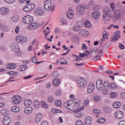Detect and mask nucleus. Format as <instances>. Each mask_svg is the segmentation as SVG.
<instances>
[{
    "mask_svg": "<svg viewBox=\"0 0 125 125\" xmlns=\"http://www.w3.org/2000/svg\"><path fill=\"white\" fill-rule=\"evenodd\" d=\"M96 84L97 88L100 91L104 90V88H106V86H105L103 83V81L101 79H99L97 81Z\"/></svg>",
    "mask_w": 125,
    "mask_h": 125,
    "instance_id": "39448f33",
    "label": "nucleus"
},
{
    "mask_svg": "<svg viewBox=\"0 0 125 125\" xmlns=\"http://www.w3.org/2000/svg\"><path fill=\"white\" fill-rule=\"evenodd\" d=\"M32 104V100H26L24 101V105L25 106H30Z\"/></svg>",
    "mask_w": 125,
    "mask_h": 125,
    "instance_id": "e433bc0d",
    "label": "nucleus"
},
{
    "mask_svg": "<svg viewBox=\"0 0 125 125\" xmlns=\"http://www.w3.org/2000/svg\"><path fill=\"white\" fill-rule=\"evenodd\" d=\"M42 106L43 108H45V109L48 108V105H47V104H45L44 102L42 103Z\"/></svg>",
    "mask_w": 125,
    "mask_h": 125,
    "instance_id": "864d4df0",
    "label": "nucleus"
},
{
    "mask_svg": "<svg viewBox=\"0 0 125 125\" xmlns=\"http://www.w3.org/2000/svg\"><path fill=\"white\" fill-rule=\"evenodd\" d=\"M28 68V66L26 64L21 65L20 66V67L18 68V70L22 72L23 71H25Z\"/></svg>",
    "mask_w": 125,
    "mask_h": 125,
    "instance_id": "bb28decb",
    "label": "nucleus"
},
{
    "mask_svg": "<svg viewBox=\"0 0 125 125\" xmlns=\"http://www.w3.org/2000/svg\"><path fill=\"white\" fill-rule=\"evenodd\" d=\"M76 125H83V122L81 120H78L76 121Z\"/></svg>",
    "mask_w": 125,
    "mask_h": 125,
    "instance_id": "e2e57ef3",
    "label": "nucleus"
},
{
    "mask_svg": "<svg viewBox=\"0 0 125 125\" xmlns=\"http://www.w3.org/2000/svg\"><path fill=\"white\" fill-rule=\"evenodd\" d=\"M73 12V9L72 8H69V12L67 14V18L68 19H72L73 17H74V13Z\"/></svg>",
    "mask_w": 125,
    "mask_h": 125,
    "instance_id": "412c9836",
    "label": "nucleus"
},
{
    "mask_svg": "<svg viewBox=\"0 0 125 125\" xmlns=\"http://www.w3.org/2000/svg\"><path fill=\"white\" fill-rule=\"evenodd\" d=\"M31 61H32V63H36L37 64H41V63H43V62H37V61H38V59H37V58L35 56H33L32 57Z\"/></svg>",
    "mask_w": 125,
    "mask_h": 125,
    "instance_id": "cd10ccee",
    "label": "nucleus"
},
{
    "mask_svg": "<svg viewBox=\"0 0 125 125\" xmlns=\"http://www.w3.org/2000/svg\"><path fill=\"white\" fill-rule=\"evenodd\" d=\"M8 113H9V111L7 109H3L1 110V114L3 116H6Z\"/></svg>",
    "mask_w": 125,
    "mask_h": 125,
    "instance_id": "4c0bfd02",
    "label": "nucleus"
},
{
    "mask_svg": "<svg viewBox=\"0 0 125 125\" xmlns=\"http://www.w3.org/2000/svg\"><path fill=\"white\" fill-rule=\"evenodd\" d=\"M41 125H49L48 123L46 121H43Z\"/></svg>",
    "mask_w": 125,
    "mask_h": 125,
    "instance_id": "338daca9",
    "label": "nucleus"
},
{
    "mask_svg": "<svg viewBox=\"0 0 125 125\" xmlns=\"http://www.w3.org/2000/svg\"><path fill=\"white\" fill-rule=\"evenodd\" d=\"M33 105L36 109H39L40 108V102L39 101H36L34 102Z\"/></svg>",
    "mask_w": 125,
    "mask_h": 125,
    "instance_id": "ea45409f",
    "label": "nucleus"
},
{
    "mask_svg": "<svg viewBox=\"0 0 125 125\" xmlns=\"http://www.w3.org/2000/svg\"><path fill=\"white\" fill-rule=\"evenodd\" d=\"M107 87H109L112 89H116V88H118V85L114 83H111L107 84Z\"/></svg>",
    "mask_w": 125,
    "mask_h": 125,
    "instance_id": "b1692460",
    "label": "nucleus"
},
{
    "mask_svg": "<svg viewBox=\"0 0 125 125\" xmlns=\"http://www.w3.org/2000/svg\"><path fill=\"white\" fill-rule=\"evenodd\" d=\"M19 29H20L19 26L16 27V28H15V30L16 34H19Z\"/></svg>",
    "mask_w": 125,
    "mask_h": 125,
    "instance_id": "0e129e2a",
    "label": "nucleus"
},
{
    "mask_svg": "<svg viewBox=\"0 0 125 125\" xmlns=\"http://www.w3.org/2000/svg\"><path fill=\"white\" fill-rule=\"evenodd\" d=\"M82 27H83L82 23H78L77 24L73 26V31L74 32H78V31H81V29H82Z\"/></svg>",
    "mask_w": 125,
    "mask_h": 125,
    "instance_id": "2eb2a0df",
    "label": "nucleus"
},
{
    "mask_svg": "<svg viewBox=\"0 0 125 125\" xmlns=\"http://www.w3.org/2000/svg\"><path fill=\"white\" fill-rule=\"evenodd\" d=\"M22 21L24 24H31L34 21V17L30 15L25 16L23 18Z\"/></svg>",
    "mask_w": 125,
    "mask_h": 125,
    "instance_id": "20e7f679",
    "label": "nucleus"
},
{
    "mask_svg": "<svg viewBox=\"0 0 125 125\" xmlns=\"http://www.w3.org/2000/svg\"><path fill=\"white\" fill-rule=\"evenodd\" d=\"M94 113H95V114H101V112H100V110L97 109H94L93 110Z\"/></svg>",
    "mask_w": 125,
    "mask_h": 125,
    "instance_id": "4d7b16f0",
    "label": "nucleus"
},
{
    "mask_svg": "<svg viewBox=\"0 0 125 125\" xmlns=\"http://www.w3.org/2000/svg\"><path fill=\"white\" fill-rule=\"evenodd\" d=\"M23 10L25 11V12H30V10L28 8V5H26L24 8H23Z\"/></svg>",
    "mask_w": 125,
    "mask_h": 125,
    "instance_id": "8fccbe9b",
    "label": "nucleus"
},
{
    "mask_svg": "<svg viewBox=\"0 0 125 125\" xmlns=\"http://www.w3.org/2000/svg\"><path fill=\"white\" fill-rule=\"evenodd\" d=\"M94 99L95 101H100V97L98 96H96L94 97Z\"/></svg>",
    "mask_w": 125,
    "mask_h": 125,
    "instance_id": "5fc2aeb1",
    "label": "nucleus"
},
{
    "mask_svg": "<svg viewBox=\"0 0 125 125\" xmlns=\"http://www.w3.org/2000/svg\"><path fill=\"white\" fill-rule=\"evenodd\" d=\"M47 100L48 102H49L50 103H52L53 102V97L51 96H48L47 97Z\"/></svg>",
    "mask_w": 125,
    "mask_h": 125,
    "instance_id": "c03bdc74",
    "label": "nucleus"
},
{
    "mask_svg": "<svg viewBox=\"0 0 125 125\" xmlns=\"http://www.w3.org/2000/svg\"><path fill=\"white\" fill-rule=\"evenodd\" d=\"M12 101L15 104H19L21 103V96H14L12 98Z\"/></svg>",
    "mask_w": 125,
    "mask_h": 125,
    "instance_id": "f8f14e48",
    "label": "nucleus"
},
{
    "mask_svg": "<svg viewBox=\"0 0 125 125\" xmlns=\"http://www.w3.org/2000/svg\"><path fill=\"white\" fill-rule=\"evenodd\" d=\"M35 13L37 14V15L42 16V15H43V10L39 8L35 10Z\"/></svg>",
    "mask_w": 125,
    "mask_h": 125,
    "instance_id": "aec40b11",
    "label": "nucleus"
},
{
    "mask_svg": "<svg viewBox=\"0 0 125 125\" xmlns=\"http://www.w3.org/2000/svg\"><path fill=\"white\" fill-rule=\"evenodd\" d=\"M104 95H107L108 94V90L106 88H104V90H101Z\"/></svg>",
    "mask_w": 125,
    "mask_h": 125,
    "instance_id": "de8ad7c7",
    "label": "nucleus"
},
{
    "mask_svg": "<svg viewBox=\"0 0 125 125\" xmlns=\"http://www.w3.org/2000/svg\"><path fill=\"white\" fill-rule=\"evenodd\" d=\"M89 4H90V5H91V6H95V2H94V1L91 0L90 1V2H89Z\"/></svg>",
    "mask_w": 125,
    "mask_h": 125,
    "instance_id": "052dcab7",
    "label": "nucleus"
},
{
    "mask_svg": "<svg viewBox=\"0 0 125 125\" xmlns=\"http://www.w3.org/2000/svg\"><path fill=\"white\" fill-rule=\"evenodd\" d=\"M110 14H104L103 17L104 21H107V22H109V21H110Z\"/></svg>",
    "mask_w": 125,
    "mask_h": 125,
    "instance_id": "c756f323",
    "label": "nucleus"
},
{
    "mask_svg": "<svg viewBox=\"0 0 125 125\" xmlns=\"http://www.w3.org/2000/svg\"><path fill=\"white\" fill-rule=\"evenodd\" d=\"M114 18L115 20H121L122 19V16H123V13L122 11L120 9H115L114 11Z\"/></svg>",
    "mask_w": 125,
    "mask_h": 125,
    "instance_id": "0eeeda50",
    "label": "nucleus"
},
{
    "mask_svg": "<svg viewBox=\"0 0 125 125\" xmlns=\"http://www.w3.org/2000/svg\"><path fill=\"white\" fill-rule=\"evenodd\" d=\"M11 122V119L8 116H6L4 117L2 121V123L4 125H9Z\"/></svg>",
    "mask_w": 125,
    "mask_h": 125,
    "instance_id": "dca6fc26",
    "label": "nucleus"
},
{
    "mask_svg": "<svg viewBox=\"0 0 125 125\" xmlns=\"http://www.w3.org/2000/svg\"><path fill=\"white\" fill-rule=\"evenodd\" d=\"M86 55H87V54L80 53V56H81L82 58L85 57V56H86Z\"/></svg>",
    "mask_w": 125,
    "mask_h": 125,
    "instance_id": "69168bd1",
    "label": "nucleus"
},
{
    "mask_svg": "<svg viewBox=\"0 0 125 125\" xmlns=\"http://www.w3.org/2000/svg\"><path fill=\"white\" fill-rule=\"evenodd\" d=\"M27 40H28L27 37H23L21 35L18 36L16 38L17 42L19 43H24V42H27Z\"/></svg>",
    "mask_w": 125,
    "mask_h": 125,
    "instance_id": "6e6552de",
    "label": "nucleus"
},
{
    "mask_svg": "<svg viewBox=\"0 0 125 125\" xmlns=\"http://www.w3.org/2000/svg\"><path fill=\"white\" fill-rule=\"evenodd\" d=\"M110 96L111 98H115V97H117V93L116 92L111 93Z\"/></svg>",
    "mask_w": 125,
    "mask_h": 125,
    "instance_id": "3c124183",
    "label": "nucleus"
},
{
    "mask_svg": "<svg viewBox=\"0 0 125 125\" xmlns=\"http://www.w3.org/2000/svg\"><path fill=\"white\" fill-rule=\"evenodd\" d=\"M63 106L65 108H66L68 110H76L75 106L73 105V101H69L67 102H65L63 104Z\"/></svg>",
    "mask_w": 125,
    "mask_h": 125,
    "instance_id": "7ed1b4c3",
    "label": "nucleus"
},
{
    "mask_svg": "<svg viewBox=\"0 0 125 125\" xmlns=\"http://www.w3.org/2000/svg\"><path fill=\"white\" fill-rule=\"evenodd\" d=\"M93 10L97 11L98 9H99V6L97 5H95V6H93Z\"/></svg>",
    "mask_w": 125,
    "mask_h": 125,
    "instance_id": "bf43d9fd",
    "label": "nucleus"
},
{
    "mask_svg": "<svg viewBox=\"0 0 125 125\" xmlns=\"http://www.w3.org/2000/svg\"><path fill=\"white\" fill-rule=\"evenodd\" d=\"M61 23L62 25H66L67 24V21L64 18H62L61 20Z\"/></svg>",
    "mask_w": 125,
    "mask_h": 125,
    "instance_id": "49530a36",
    "label": "nucleus"
},
{
    "mask_svg": "<svg viewBox=\"0 0 125 125\" xmlns=\"http://www.w3.org/2000/svg\"><path fill=\"white\" fill-rule=\"evenodd\" d=\"M11 49L18 53V56L22 55V52L20 51V46L16 43H13L11 44Z\"/></svg>",
    "mask_w": 125,
    "mask_h": 125,
    "instance_id": "f03ea898",
    "label": "nucleus"
},
{
    "mask_svg": "<svg viewBox=\"0 0 125 125\" xmlns=\"http://www.w3.org/2000/svg\"><path fill=\"white\" fill-rule=\"evenodd\" d=\"M121 106H122V104H121L119 102H116L113 103V106L115 109H118L119 108H121Z\"/></svg>",
    "mask_w": 125,
    "mask_h": 125,
    "instance_id": "a878e982",
    "label": "nucleus"
},
{
    "mask_svg": "<svg viewBox=\"0 0 125 125\" xmlns=\"http://www.w3.org/2000/svg\"><path fill=\"white\" fill-rule=\"evenodd\" d=\"M118 125H125V121H121L119 122Z\"/></svg>",
    "mask_w": 125,
    "mask_h": 125,
    "instance_id": "774afa93",
    "label": "nucleus"
},
{
    "mask_svg": "<svg viewBox=\"0 0 125 125\" xmlns=\"http://www.w3.org/2000/svg\"><path fill=\"white\" fill-rule=\"evenodd\" d=\"M52 78H58L59 77V72L58 71H54L51 73Z\"/></svg>",
    "mask_w": 125,
    "mask_h": 125,
    "instance_id": "c9c22d12",
    "label": "nucleus"
},
{
    "mask_svg": "<svg viewBox=\"0 0 125 125\" xmlns=\"http://www.w3.org/2000/svg\"><path fill=\"white\" fill-rule=\"evenodd\" d=\"M110 8H111L112 11H115V9L116 8V5H115V3H110Z\"/></svg>",
    "mask_w": 125,
    "mask_h": 125,
    "instance_id": "09e8293b",
    "label": "nucleus"
},
{
    "mask_svg": "<svg viewBox=\"0 0 125 125\" xmlns=\"http://www.w3.org/2000/svg\"><path fill=\"white\" fill-rule=\"evenodd\" d=\"M42 118V114L39 113L36 115V118H35V123L38 124L41 122V120Z\"/></svg>",
    "mask_w": 125,
    "mask_h": 125,
    "instance_id": "a211bd4d",
    "label": "nucleus"
},
{
    "mask_svg": "<svg viewBox=\"0 0 125 125\" xmlns=\"http://www.w3.org/2000/svg\"><path fill=\"white\" fill-rule=\"evenodd\" d=\"M11 20L13 23H16L19 21V15H14L11 18Z\"/></svg>",
    "mask_w": 125,
    "mask_h": 125,
    "instance_id": "f3484780",
    "label": "nucleus"
},
{
    "mask_svg": "<svg viewBox=\"0 0 125 125\" xmlns=\"http://www.w3.org/2000/svg\"><path fill=\"white\" fill-rule=\"evenodd\" d=\"M0 13L1 15H7L9 13V9L6 7H2L0 9Z\"/></svg>",
    "mask_w": 125,
    "mask_h": 125,
    "instance_id": "9b49d317",
    "label": "nucleus"
},
{
    "mask_svg": "<svg viewBox=\"0 0 125 125\" xmlns=\"http://www.w3.org/2000/svg\"><path fill=\"white\" fill-rule=\"evenodd\" d=\"M43 7L45 10H46V11H49L52 7V2H51V0H47L45 1L43 3Z\"/></svg>",
    "mask_w": 125,
    "mask_h": 125,
    "instance_id": "423d86ee",
    "label": "nucleus"
},
{
    "mask_svg": "<svg viewBox=\"0 0 125 125\" xmlns=\"http://www.w3.org/2000/svg\"><path fill=\"white\" fill-rule=\"evenodd\" d=\"M53 83L55 86H57L60 84V79H56L53 81Z\"/></svg>",
    "mask_w": 125,
    "mask_h": 125,
    "instance_id": "72a5a7b5",
    "label": "nucleus"
},
{
    "mask_svg": "<svg viewBox=\"0 0 125 125\" xmlns=\"http://www.w3.org/2000/svg\"><path fill=\"white\" fill-rule=\"evenodd\" d=\"M98 123H99L100 124H104L106 122V120H105V118L102 117L99 119H98Z\"/></svg>",
    "mask_w": 125,
    "mask_h": 125,
    "instance_id": "a19ab883",
    "label": "nucleus"
},
{
    "mask_svg": "<svg viewBox=\"0 0 125 125\" xmlns=\"http://www.w3.org/2000/svg\"><path fill=\"white\" fill-rule=\"evenodd\" d=\"M103 12L105 13L104 14H111L112 13L111 9L108 7H105L103 10Z\"/></svg>",
    "mask_w": 125,
    "mask_h": 125,
    "instance_id": "c85d7f7f",
    "label": "nucleus"
},
{
    "mask_svg": "<svg viewBox=\"0 0 125 125\" xmlns=\"http://www.w3.org/2000/svg\"><path fill=\"white\" fill-rule=\"evenodd\" d=\"M55 104V105L56 106H58V107H61L62 106L61 101L60 100L56 101Z\"/></svg>",
    "mask_w": 125,
    "mask_h": 125,
    "instance_id": "a18cd8bd",
    "label": "nucleus"
},
{
    "mask_svg": "<svg viewBox=\"0 0 125 125\" xmlns=\"http://www.w3.org/2000/svg\"><path fill=\"white\" fill-rule=\"evenodd\" d=\"M17 66V65L15 63H9L6 65V68L9 69H15Z\"/></svg>",
    "mask_w": 125,
    "mask_h": 125,
    "instance_id": "6ab92c4d",
    "label": "nucleus"
},
{
    "mask_svg": "<svg viewBox=\"0 0 125 125\" xmlns=\"http://www.w3.org/2000/svg\"><path fill=\"white\" fill-rule=\"evenodd\" d=\"M85 122L87 125H90V124L92 123V118L88 116L85 118Z\"/></svg>",
    "mask_w": 125,
    "mask_h": 125,
    "instance_id": "393cba45",
    "label": "nucleus"
},
{
    "mask_svg": "<svg viewBox=\"0 0 125 125\" xmlns=\"http://www.w3.org/2000/svg\"><path fill=\"white\" fill-rule=\"evenodd\" d=\"M77 85L80 88H83L87 85L86 80L83 78H78L77 79Z\"/></svg>",
    "mask_w": 125,
    "mask_h": 125,
    "instance_id": "f257e3e1",
    "label": "nucleus"
},
{
    "mask_svg": "<svg viewBox=\"0 0 125 125\" xmlns=\"http://www.w3.org/2000/svg\"><path fill=\"white\" fill-rule=\"evenodd\" d=\"M124 117V112L121 110L117 111L115 113V119H122Z\"/></svg>",
    "mask_w": 125,
    "mask_h": 125,
    "instance_id": "ddd939ff",
    "label": "nucleus"
},
{
    "mask_svg": "<svg viewBox=\"0 0 125 125\" xmlns=\"http://www.w3.org/2000/svg\"><path fill=\"white\" fill-rule=\"evenodd\" d=\"M92 17L94 19H98L100 17V13L99 12H94L92 14Z\"/></svg>",
    "mask_w": 125,
    "mask_h": 125,
    "instance_id": "5701e85b",
    "label": "nucleus"
},
{
    "mask_svg": "<svg viewBox=\"0 0 125 125\" xmlns=\"http://www.w3.org/2000/svg\"><path fill=\"white\" fill-rule=\"evenodd\" d=\"M93 90H94V83H90L88 86L87 92L89 94H91L93 92Z\"/></svg>",
    "mask_w": 125,
    "mask_h": 125,
    "instance_id": "4468645a",
    "label": "nucleus"
},
{
    "mask_svg": "<svg viewBox=\"0 0 125 125\" xmlns=\"http://www.w3.org/2000/svg\"><path fill=\"white\" fill-rule=\"evenodd\" d=\"M7 3H13L15 1V0H5Z\"/></svg>",
    "mask_w": 125,
    "mask_h": 125,
    "instance_id": "680f3d73",
    "label": "nucleus"
},
{
    "mask_svg": "<svg viewBox=\"0 0 125 125\" xmlns=\"http://www.w3.org/2000/svg\"><path fill=\"white\" fill-rule=\"evenodd\" d=\"M11 111L14 113H18L20 111V108L17 106H15L12 107Z\"/></svg>",
    "mask_w": 125,
    "mask_h": 125,
    "instance_id": "7c9ffc66",
    "label": "nucleus"
},
{
    "mask_svg": "<svg viewBox=\"0 0 125 125\" xmlns=\"http://www.w3.org/2000/svg\"><path fill=\"white\" fill-rule=\"evenodd\" d=\"M27 5L31 11H32L33 9H35V5L34 3H30L27 4Z\"/></svg>",
    "mask_w": 125,
    "mask_h": 125,
    "instance_id": "58836bf2",
    "label": "nucleus"
},
{
    "mask_svg": "<svg viewBox=\"0 0 125 125\" xmlns=\"http://www.w3.org/2000/svg\"><path fill=\"white\" fill-rule=\"evenodd\" d=\"M88 34V31L85 29H82L79 32V35H80V36H84V35H87Z\"/></svg>",
    "mask_w": 125,
    "mask_h": 125,
    "instance_id": "f704fd0d",
    "label": "nucleus"
},
{
    "mask_svg": "<svg viewBox=\"0 0 125 125\" xmlns=\"http://www.w3.org/2000/svg\"><path fill=\"white\" fill-rule=\"evenodd\" d=\"M85 12V8L83 5H80L78 6L77 8V12L79 15H82Z\"/></svg>",
    "mask_w": 125,
    "mask_h": 125,
    "instance_id": "1a4fd4ad",
    "label": "nucleus"
},
{
    "mask_svg": "<svg viewBox=\"0 0 125 125\" xmlns=\"http://www.w3.org/2000/svg\"><path fill=\"white\" fill-rule=\"evenodd\" d=\"M34 109L32 107H27L24 109V113L25 114H31L33 112Z\"/></svg>",
    "mask_w": 125,
    "mask_h": 125,
    "instance_id": "4be33fe9",
    "label": "nucleus"
},
{
    "mask_svg": "<svg viewBox=\"0 0 125 125\" xmlns=\"http://www.w3.org/2000/svg\"><path fill=\"white\" fill-rule=\"evenodd\" d=\"M51 112L53 114H56V113H61L62 111L61 110L53 108L52 109Z\"/></svg>",
    "mask_w": 125,
    "mask_h": 125,
    "instance_id": "79ce46f5",
    "label": "nucleus"
},
{
    "mask_svg": "<svg viewBox=\"0 0 125 125\" xmlns=\"http://www.w3.org/2000/svg\"><path fill=\"white\" fill-rule=\"evenodd\" d=\"M89 104V100H85L83 103V106H88Z\"/></svg>",
    "mask_w": 125,
    "mask_h": 125,
    "instance_id": "603ef678",
    "label": "nucleus"
},
{
    "mask_svg": "<svg viewBox=\"0 0 125 125\" xmlns=\"http://www.w3.org/2000/svg\"><path fill=\"white\" fill-rule=\"evenodd\" d=\"M40 24L37 22H33L27 26L28 30H35L37 28H39Z\"/></svg>",
    "mask_w": 125,
    "mask_h": 125,
    "instance_id": "9d476101",
    "label": "nucleus"
},
{
    "mask_svg": "<svg viewBox=\"0 0 125 125\" xmlns=\"http://www.w3.org/2000/svg\"><path fill=\"white\" fill-rule=\"evenodd\" d=\"M75 56L76 57V60H75L76 62H79V61H82V58H81L80 56L77 55H75Z\"/></svg>",
    "mask_w": 125,
    "mask_h": 125,
    "instance_id": "13d9d810",
    "label": "nucleus"
},
{
    "mask_svg": "<svg viewBox=\"0 0 125 125\" xmlns=\"http://www.w3.org/2000/svg\"><path fill=\"white\" fill-rule=\"evenodd\" d=\"M77 99H74L73 100V101H72L73 103H74V105H73V106H74V107L75 108V109H77L78 107H80V103H79V101H77Z\"/></svg>",
    "mask_w": 125,
    "mask_h": 125,
    "instance_id": "473e14b6",
    "label": "nucleus"
},
{
    "mask_svg": "<svg viewBox=\"0 0 125 125\" xmlns=\"http://www.w3.org/2000/svg\"><path fill=\"white\" fill-rule=\"evenodd\" d=\"M121 33V32L119 30H117L115 33V36L116 37H118L120 39V38H121V36H120V34Z\"/></svg>",
    "mask_w": 125,
    "mask_h": 125,
    "instance_id": "6e6d98bb",
    "label": "nucleus"
},
{
    "mask_svg": "<svg viewBox=\"0 0 125 125\" xmlns=\"http://www.w3.org/2000/svg\"><path fill=\"white\" fill-rule=\"evenodd\" d=\"M84 26L86 28L90 27V22L88 21H86L84 22Z\"/></svg>",
    "mask_w": 125,
    "mask_h": 125,
    "instance_id": "37998d69",
    "label": "nucleus"
},
{
    "mask_svg": "<svg viewBox=\"0 0 125 125\" xmlns=\"http://www.w3.org/2000/svg\"><path fill=\"white\" fill-rule=\"evenodd\" d=\"M0 28L4 32H6L8 30V27L6 25H3L2 23H0Z\"/></svg>",
    "mask_w": 125,
    "mask_h": 125,
    "instance_id": "2f4dec72",
    "label": "nucleus"
}]
</instances>
